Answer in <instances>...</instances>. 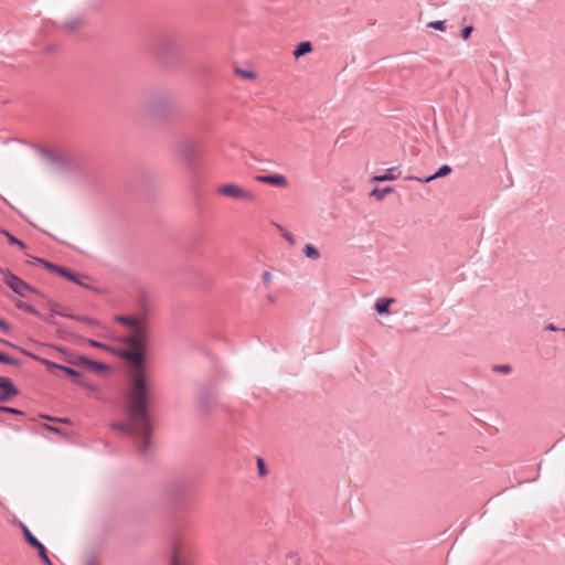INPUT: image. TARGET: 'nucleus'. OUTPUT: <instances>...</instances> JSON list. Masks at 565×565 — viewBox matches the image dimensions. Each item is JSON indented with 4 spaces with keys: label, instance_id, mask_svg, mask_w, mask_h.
<instances>
[{
    "label": "nucleus",
    "instance_id": "bb28decb",
    "mask_svg": "<svg viewBox=\"0 0 565 565\" xmlns=\"http://www.w3.org/2000/svg\"><path fill=\"white\" fill-rule=\"evenodd\" d=\"M473 28L472 26H465L462 30H461V36L462 39H468L472 32Z\"/></svg>",
    "mask_w": 565,
    "mask_h": 565
},
{
    "label": "nucleus",
    "instance_id": "9d476101",
    "mask_svg": "<svg viewBox=\"0 0 565 565\" xmlns=\"http://www.w3.org/2000/svg\"><path fill=\"white\" fill-rule=\"evenodd\" d=\"M395 302L394 298H379L374 305V309L380 315H388L391 303Z\"/></svg>",
    "mask_w": 565,
    "mask_h": 565
},
{
    "label": "nucleus",
    "instance_id": "412c9836",
    "mask_svg": "<svg viewBox=\"0 0 565 565\" xmlns=\"http://www.w3.org/2000/svg\"><path fill=\"white\" fill-rule=\"evenodd\" d=\"M0 362L1 363H6V364H10V365H18L19 364V361L4 354V353H1L0 352Z\"/></svg>",
    "mask_w": 565,
    "mask_h": 565
},
{
    "label": "nucleus",
    "instance_id": "dca6fc26",
    "mask_svg": "<svg viewBox=\"0 0 565 565\" xmlns=\"http://www.w3.org/2000/svg\"><path fill=\"white\" fill-rule=\"evenodd\" d=\"M303 254L307 258H310V259H313V260H317L320 258V252L312 245V244H307L303 248Z\"/></svg>",
    "mask_w": 565,
    "mask_h": 565
},
{
    "label": "nucleus",
    "instance_id": "5701e85b",
    "mask_svg": "<svg viewBox=\"0 0 565 565\" xmlns=\"http://www.w3.org/2000/svg\"><path fill=\"white\" fill-rule=\"evenodd\" d=\"M428 28H433L435 30L445 31L446 22L445 21H433L428 23Z\"/></svg>",
    "mask_w": 565,
    "mask_h": 565
},
{
    "label": "nucleus",
    "instance_id": "72a5a7b5",
    "mask_svg": "<svg viewBox=\"0 0 565 565\" xmlns=\"http://www.w3.org/2000/svg\"><path fill=\"white\" fill-rule=\"evenodd\" d=\"M87 565H95V564L90 562V563H88Z\"/></svg>",
    "mask_w": 565,
    "mask_h": 565
},
{
    "label": "nucleus",
    "instance_id": "6e6552de",
    "mask_svg": "<svg viewBox=\"0 0 565 565\" xmlns=\"http://www.w3.org/2000/svg\"><path fill=\"white\" fill-rule=\"evenodd\" d=\"M45 265L47 266V268H50L52 271H55V273H58L60 275L64 276L66 279L68 280H72V281H75L76 284L78 285H83V281L82 279L83 278H86L85 276H82V275H77L73 271H71L70 269L65 268V267H60V266H56V265H52L50 263H45Z\"/></svg>",
    "mask_w": 565,
    "mask_h": 565
},
{
    "label": "nucleus",
    "instance_id": "7ed1b4c3",
    "mask_svg": "<svg viewBox=\"0 0 565 565\" xmlns=\"http://www.w3.org/2000/svg\"><path fill=\"white\" fill-rule=\"evenodd\" d=\"M3 275L6 285L21 297H26L29 292H35V289L20 277L12 274L9 269H0Z\"/></svg>",
    "mask_w": 565,
    "mask_h": 565
},
{
    "label": "nucleus",
    "instance_id": "c756f323",
    "mask_svg": "<svg viewBox=\"0 0 565 565\" xmlns=\"http://www.w3.org/2000/svg\"><path fill=\"white\" fill-rule=\"evenodd\" d=\"M0 330L3 331L4 333L9 332V326L2 319H0Z\"/></svg>",
    "mask_w": 565,
    "mask_h": 565
},
{
    "label": "nucleus",
    "instance_id": "39448f33",
    "mask_svg": "<svg viewBox=\"0 0 565 565\" xmlns=\"http://www.w3.org/2000/svg\"><path fill=\"white\" fill-rule=\"evenodd\" d=\"M19 394L18 388L12 384L11 380L0 376V403L8 402Z\"/></svg>",
    "mask_w": 565,
    "mask_h": 565
},
{
    "label": "nucleus",
    "instance_id": "aec40b11",
    "mask_svg": "<svg viewBox=\"0 0 565 565\" xmlns=\"http://www.w3.org/2000/svg\"><path fill=\"white\" fill-rule=\"evenodd\" d=\"M90 362H92V360H89L86 356H82V355L76 356V359L73 361L74 364H76L81 367H84V369H88Z\"/></svg>",
    "mask_w": 565,
    "mask_h": 565
},
{
    "label": "nucleus",
    "instance_id": "cd10ccee",
    "mask_svg": "<svg viewBox=\"0 0 565 565\" xmlns=\"http://www.w3.org/2000/svg\"><path fill=\"white\" fill-rule=\"evenodd\" d=\"M262 279L265 285H268L271 281V274L269 271H264L262 274Z\"/></svg>",
    "mask_w": 565,
    "mask_h": 565
},
{
    "label": "nucleus",
    "instance_id": "4be33fe9",
    "mask_svg": "<svg viewBox=\"0 0 565 565\" xmlns=\"http://www.w3.org/2000/svg\"><path fill=\"white\" fill-rule=\"evenodd\" d=\"M87 343L93 348L103 349V350H107V351L111 350L109 345L98 342L96 340H87Z\"/></svg>",
    "mask_w": 565,
    "mask_h": 565
},
{
    "label": "nucleus",
    "instance_id": "0eeeda50",
    "mask_svg": "<svg viewBox=\"0 0 565 565\" xmlns=\"http://www.w3.org/2000/svg\"><path fill=\"white\" fill-rule=\"evenodd\" d=\"M255 180L280 188H286L288 185V180L282 174H258L255 177Z\"/></svg>",
    "mask_w": 565,
    "mask_h": 565
},
{
    "label": "nucleus",
    "instance_id": "1a4fd4ad",
    "mask_svg": "<svg viewBox=\"0 0 565 565\" xmlns=\"http://www.w3.org/2000/svg\"><path fill=\"white\" fill-rule=\"evenodd\" d=\"M450 172H451V168L448 164H444L431 175H428V177L409 175V177H406V180H416V181H419L423 183H428L437 178L448 175Z\"/></svg>",
    "mask_w": 565,
    "mask_h": 565
},
{
    "label": "nucleus",
    "instance_id": "a211bd4d",
    "mask_svg": "<svg viewBox=\"0 0 565 565\" xmlns=\"http://www.w3.org/2000/svg\"><path fill=\"white\" fill-rule=\"evenodd\" d=\"M3 235L7 236L10 244L18 245L21 249L25 248V244L15 236L11 235L8 231L4 230Z\"/></svg>",
    "mask_w": 565,
    "mask_h": 565
},
{
    "label": "nucleus",
    "instance_id": "9b49d317",
    "mask_svg": "<svg viewBox=\"0 0 565 565\" xmlns=\"http://www.w3.org/2000/svg\"><path fill=\"white\" fill-rule=\"evenodd\" d=\"M172 555L170 565H180L181 562V540L179 537L172 539Z\"/></svg>",
    "mask_w": 565,
    "mask_h": 565
},
{
    "label": "nucleus",
    "instance_id": "f3484780",
    "mask_svg": "<svg viewBox=\"0 0 565 565\" xmlns=\"http://www.w3.org/2000/svg\"><path fill=\"white\" fill-rule=\"evenodd\" d=\"M87 370L94 373H103L108 370V366L102 362L92 361Z\"/></svg>",
    "mask_w": 565,
    "mask_h": 565
},
{
    "label": "nucleus",
    "instance_id": "c85d7f7f",
    "mask_svg": "<svg viewBox=\"0 0 565 565\" xmlns=\"http://www.w3.org/2000/svg\"><path fill=\"white\" fill-rule=\"evenodd\" d=\"M497 370H498L499 372H501V373H505V374H508V373H510V372H511L512 367H511L510 365H508V364H503V365H499V366H497Z\"/></svg>",
    "mask_w": 565,
    "mask_h": 565
},
{
    "label": "nucleus",
    "instance_id": "6ab92c4d",
    "mask_svg": "<svg viewBox=\"0 0 565 565\" xmlns=\"http://www.w3.org/2000/svg\"><path fill=\"white\" fill-rule=\"evenodd\" d=\"M235 73H236V75H238L245 79H255L256 78V74L248 70L236 68Z\"/></svg>",
    "mask_w": 565,
    "mask_h": 565
},
{
    "label": "nucleus",
    "instance_id": "b1692460",
    "mask_svg": "<svg viewBox=\"0 0 565 565\" xmlns=\"http://www.w3.org/2000/svg\"><path fill=\"white\" fill-rule=\"evenodd\" d=\"M17 307H18L19 309L25 310L26 312H30V313H35V312H36L35 308H34L33 306L28 305V303L22 302V301H19V302L17 303Z\"/></svg>",
    "mask_w": 565,
    "mask_h": 565
},
{
    "label": "nucleus",
    "instance_id": "f8f14e48",
    "mask_svg": "<svg viewBox=\"0 0 565 565\" xmlns=\"http://www.w3.org/2000/svg\"><path fill=\"white\" fill-rule=\"evenodd\" d=\"M395 171L396 168H390L384 174L374 175L372 180L376 182L394 181L398 178V174H396Z\"/></svg>",
    "mask_w": 565,
    "mask_h": 565
},
{
    "label": "nucleus",
    "instance_id": "2f4dec72",
    "mask_svg": "<svg viewBox=\"0 0 565 565\" xmlns=\"http://www.w3.org/2000/svg\"><path fill=\"white\" fill-rule=\"evenodd\" d=\"M81 320L84 321L87 324H95L96 323V321L94 319H92V318H82Z\"/></svg>",
    "mask_w": 565,
    "mask_h": 565
},
{
    "label": "nucleus",
    "instance_id": "20e7f679",
    "mask_svg": "<svg viewBox=\"0 0 565 565\" xmlns=\"http://www.w3.org/2000/svg\"><path fill=\"white\" fill-rule=\"evenodd\" d=\"M21 530L23 532V535L25 537V541L33 547H35L39 552V556L40 558L42 559V562L45 564V565H53L51 559L49 558L47 554H46V548L45 546L30 532V530L28 529V526H25L24 524H21Z\"/></svg>",
    "mask_w": 565,
    "mask_h": 565
},
{
    "label": "nucleus",
    "instance_id": "393cba45",
    "mask_svg": "<svg viewBox=\"0 0 565 565\" xmlns=\"http://www.w3.org/2000/svg\"><path fill=\"white\" fill-rule=\"evenodd\" d=\"M0 413H7V414H22L21 411L9 407V406H0Z\"/></svg>",
    "mask_w": 565,
    "mask_h": 565
},
{
    "label": "nucleus",
    "instance_id": "a878e982",
    "mask_svg": "<svg viewBox=\"0 0 565 565\" xmlns=\"http://www.w3.org/2000/svg\"><path fill=\"white\" fill-rule=\"evenodd\" d=\"M281 235H282V237H284L287 242H289V244L294 245V244L296 243V242H295V237H294V235H292L290 232H288V231H282V232H281Z\"/></svg>",
    "mask_w": 565,
    "mask_h": 565
},
{
    "label": "nucleus",
    "instance_id": "f704fd0d",
    "mask_svg": "<svg viewBox=\"0 0 565 565\" xmlns=\"http://www.w3.org/2000/svg\"><path fill=\"white\" fill-rule=\"evenodd\" d=\"M3 231H4V230H0V233H1V234H3Z\"/></svg>",
    "mask_w": 565,
    "mask_h": 565
},
{
    "label": "nucleus",
    "instance_id": "2eb2a0df",
    "mask_svg": "<svg viewBox=\"0 0 565 565\" xmlns=\"http://www.w3.org/2000/svg\"><path fill=\"white\" fill-rule=\"evenodd\" d=\"M393 188L392 186H387V188H384V189H380V188H374L371 192V195L374 196L377 201H381L383 200L387 194L392 193L393 192Z\"/></svg>",
    "mask_w": 565,
    "mask_h": 565
},
{
    "label": "nucleus",
    "instance_id": "ddd939ff",
    "mask_svg": "<svg viewBox=\"0 0 565 565\" xmlns=\"http://www.w3.org/2000/svg\"><path fill=\"white\" fill-rule=\"evenodd\" d=\"M312 51V45L310 42H301L297 45L296 50L294 51V56L296 58H299L303 56L307 53H310Z\"/></svg>",
    "mask_w": 565,
    "mask_h": 565
},
{
    "label": "nucleus",
    "instance_id": "c9c22d12",
    "mask_svg": "<svg viewBox=\"0 0 565 565\" xmlns=\"http://www.w3.org/2000/svg\"><path fill=\"white\" fill-rule=\"evenodd\" d=\"M0 269H3L2 267H0Z\"/></svg>",
    "mask_w": 565,
    "mask_h": 565
},
{
    "label": "nucleus",
    "instance_id": "f257e3e1",
    "mask_svg": "<svg viewBox=\"0 0 565 565\" xmlns=\"http://www.w3.org/2000/svg\"><path fill=\"white\" fill-rule=\"evenodd\" d=\"M115 320L131 331L126 337L129 349L122 352V356L136 369L131 376L130 387L126 396L127 420L114 423L111 427L121 433L131 435L138 440V448L146 454L150 447L152 429L149 406L153 399V390L142 375L145 363V345L148 338L147 321L143 317L116 316Z\"/></svg>",
    "mask_w": 565,
    "mask_h": 565
},
{
    "label": "nucleus",
    "instance_id": "e433bc0d",
    "mask_svg": "<svg viewBox=\"0 0 565 565\" xmlns=\"http://www.w3.org/2000/svg\"><path fill=\"white\" fill-rule=\"evenodd\" d=\"M0 269H3L2 267H0Z\"/></svg>",
    "mask_w": 565,
    "mask_h": 565
},
{
    "label": "nucleus",
    "instance_id": "423d86ee",
    "mask_svg": "<svg viewBox=\"0 0 565 565\" xmlns=\"http://www.w3.org/2000/svg\"><path fill=\"white\" fill-rule=\"evenodd\" d=\"M179 156L188 163H192L196 156V146L193 141L186 140L178 148Z\"/></svg>",
    "mask_w": 565,
    "mask_h": 565
},
{
    "label": "nucleus",
    "instance_id": "473e14b6",
    "mask_svg": "<svg viewBox=\"0 0 565 565\" xmlns=\"http://www.w3.org/2000/svg\"><path fill=\"white\" fill-rule=\"evenodd\" d=\"M267 299H268L269 302H274L275 301V299H274V297L271 295H268Z\"/></svg>",
    "mask_w": 565,
    "mask_h": 565
},
{
    "label": "nucleus",
    "instance_id": "7c9ffc66",
    "mask_svg": "<svg viewBox=\"0 0 565 565\" xmlns=\"http://www.w3.org/2000/svg\"><path fill=\"white\" fill-rule=\"evenodd\" d=\"M258 469H259V473L263 476L265 475L266 470H265V463L262 459H258Z\"/></svg>",
    "mask_w": 565,
    "mask_h": 565
},
{
    "label": "nucleus",
    "instance_id": "4468645a",
    "mask_svg": "<svg viewBox=\"0 0 565 565\" xmlns=\"http://www.w3.org/2000/svg\"><path fill=\"white\" fill-rule=\"evenodd\" d=\"M50 365L62 370L63 372H65L70 376H73L76 380V382L79 383V379L82 377V374L78 371H76L75 369H72L70 366L60 365V364L53 363V362L50 363Z\"/></svg>",
    "mask_w": 565,
    "mask_h": 565
},
{
    "label": "nucleus",
    "instance_id": "f03ea898",
    "mask_svg": "<svg viewBox=\"0 0 565 565\" xmlns=\"http://www.w3.org/2000/svg\"><path fill=\"white\" fill-rule=\"evenodd\" d=\"M218 193L232 199L254 203L257 195L235 183H225L217 189Z\"/></svg>",
    "mask_w": 565,
    "mask_h": 565
}]
</instances>
